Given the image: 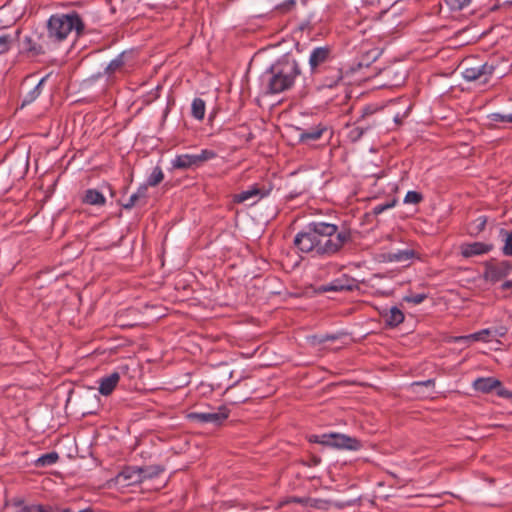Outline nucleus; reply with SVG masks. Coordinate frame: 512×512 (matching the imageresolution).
Wrapping results in <instances>:
<instances>
[{
	"label": "nucleus",
	"mask_w": 512,
	"mask_h": 512,
	"mask_svg": "<svg viewBox=\"0 0 512 512\" xmlns=\"http://www.w3.org/2000/svg\"><path fill=\"white\" fill-rule=\"evenodd\" d=\"M300 73L297 61L285 56L264 72L262 83L267 93L278 94L290 89Z\"/></svg>",
	"instance_id": "obj_1"
},
{
	"label": "nucleus",
	"mask_w": 512,
	"mask_h": 512,
	"mask_svg": "<svg viewBox=\"0 0 512 512\" xmlns=\"http://www.w3.org/2000/svg\"><path fill=\"white\" fill-rule=\"evenodd\" d=\"M317 227V256H333L337 254L346 243L351 241L350 231H338V227L335 224L317 222Z\"/></svg>",
	"instance_id": "obj_2"
},
{
	"label": "nucleus",
	"mask_w": 512,
	"mask_h": 512,
	"mask_svg": "<svg viewBox=\"0 0 512 512\" xmlns=\"http://www.w3.org/2000/svg\"><path fill=\"white\" fill-rule=\"evenodd\" d=\"M84 24L76 13L52 15L47 23L48 39L51 43H59L75 30L80 33Z\"/></svg>",
	"instance_id": "obj_3"
},
{
	"label": "nucleus",
	"mask_w": 512,
	"mask_h": 512,
	"mask_svg": "<svg viewBox=\"0 0 512 512\" xmlns=\"http://www.w3.org/2000/svg\"><path fill=\"white\" fill-rule=\"evenodd\" d=\"M317 234V222H312L296 234L293 243L299 251L317 256Z\"/></svg>",
	"instance_id": "obj_4"
},
{
	"label": "nucleus",
	"mask_w": 512,
	"mask_h": 512,
	"mask_svg": "<svg viewBox=\"0 0 512 512\" xmlns=\"http://www.w3.org/2000/svg\"><path fill=\"white\" fill-rule=\"evenodd\" d=\"M496 70V66L493 62H485L480 65H466L462 71V76L465 80L479 81L482 84L487 83Z\"/></svg>",
	"instance_id": "obj_5"
},
{
	"label": "nucleus",
	"mask_w": 512,
	"mask_h": 512,
	"mask_svg": "<svg viewBox=\"0 0 512 512\" xmlns=\"http://www.w3.org/2000/svg\"><path fill=\"white\" fill-rule=\"evenodd\" d=\"M215 156L216 155L213 151L205 149L198 154L179 155L172 161V165L177 169H189L192 167H198L202 163L213 159Z\"/></svg>",
	"instance_id": "obj_6"
},
{
	"label": "nucleus",
	"mask_w": 512,
	"mask_h": 512,
	"mask_svg": "<svg viewBox=\"0 0 512 512\" xmlns=\"http://www.w3.org/2000/svg\"><path fill=\"white\" fill-rule=\"evenodd\" d=\"M512 265L508 261H489L485 264L483 277L486 281L496 283L510 274Z\"/></svg>",
	"instance_id": "obj_7"
},
{
	"label": "nucleus",
	"mask_w": 512,
	"mask_h": 512,
	"mask_svg": "<svg viewBox=\"0 0 512 512\" xmlns=\"http://www.w3.org/2000/svg\"><path fill=\"white\" fill-rule=\"evenodd\" d=\"M373 115V112L369 108H365L359 119L350 128L348 132V138L356 142L358 141L366 131L376 124V120H370L369 118Z\"/></svg>",
	"instance_id": "obj_8"
},
{
	"label": "nucleus",
	"mask_w": 512,
	"mask_h": 512,
	"mask_svg": "<svg viewBox=\"0 0 512 512\" xmlns=\"http://www.w3.org/2000/svg\"><path fill=\"white\" fill-rule=\"evenodd\" d=\"M473 388L476 391L482 392V393H490L492 391H496L497 395L504 398H510L512 397V393H510L508 390H506L502 383L492 377L487 378H477L473 382Z\"/></svg>",
	"instance_id": "obj_9"
},
{
	"label": "nucleus",
	"mask_w": 512,
	"mask_h": 512,
	"mask_svg": "<svg viewBox=\"0 0 512 512\" xmlns=\"http://www.w3.org/2000/svg\"><path fill=\"white\" fill-rule=\"evenodd\" d=\"M151 477L152 474L148 473V469H143L142 467H127L117 475V482L132 485Z\"/></svg>",
	"instance_id": "obj_10"
},
{
	"label": "nucleus",
	"mask_w": 512,
	"mask_h": 512,
	"mask_svg": "<svg viewBox=\"0 0 512 512\" xmlns=\"http://www.w3.org/2000/svg\"><path fill=\"white\" fill-rule=\"evenodd\" d=\"M229 416V410L225 406L219 407L216 411L211 412H194L189 414V418L201 423L221 424Z\"/></svg>",
	"instance_id": "obj_11"
},
{
	"label": "nucleus",
	"mask_w": 512,
	"mask_h": 512,
	"mask_svg": "<svg viewBox=\"0 0 512 512\" xmlns=\"http://www.w3.org/2000/svg\"><path fill=\"white\" fill-rule=\"evenodd\" d=\"M272 190L271 185H259L255 184L249 187L247 190L240 192L234 196V201L237 203H243L248 200H254L253 203H256L263 197L269 195Z\"/></svg>",
	"instance_id": "obj_12"
},
{
	"label": "nucleus",
	"mask_w": 512,
	"mask_h": 512,
	"mask_svg": "<svg viewBox=\"0 0 512 512\" xmlns=\"http://www.w3.org/2000/svg\"><path fill=\"white\" fill-rule=\"evenodd\" d=\"M41 36L37 35V40L33 36H25L23 39V50L29 56L35 57L42 55L49 49V42H40Z\"/></svg>",
	"instance_id": "obj_13"
},
{
	"label": "nucleus",
	"mask_w": 512,
	"mask_h": 512,
	"mask_svg": "<svg viewBox=\"0 0 512 512\" xmlns=\"http://www.w3.org/2000/svg\"><path fill=\"white\" fill-rule=\"evenodd\" d=\"M492 249V244L483 242L464 243L460 246L461 255L465 258L483 255L490 252Z\"/></svg>",
	"instance_id": "obj_14"
},
{
	"label": "nucleus",
	"mask_w": 512,
	"mask_h": 512,
	"mask_svg": "<svg viewBox=\"0 0 512 512\" xmlns=\"http://www.w3.org/2000/svg\"><path fill=\"white\" fill-rule=\"evenodd\" d=\"M332 447L357 451L362 447V444L357 438L345 434L333 433Z\"/></svg>",
	"instance_id": "obj_15"
},
{
	"label": "nucleus",
	"mask_w": 512,
	"mask_h": 512,
	"mask_svg": "<svg viewBox=\"0 0 512 512\" xmlns=\"http://www.w3.org/2000/svg\"><path fill=\"white\" fill-rule=\"evenodd\" d=\"M331 49L329 46L316 47L312 50L309 57V65L312 70L325 63L330 57Z\"/></svg>",
	"instance_id": "obj_16"
},
{
	"label": "nucleus",
	"mask_w": 512,
	"mask_h": 512,
	"mask_svg": "<svg viewBox=\"0 0 512 512\" xmlns=\"http://www.w3.org/2000/svg\"><path fill=\"white\" fill-rule=\"evenodd\" d=\"M120 380V374L113 372L108 376L102 377L99 380V393L103 396H108L117 386Z\"/></svg>",
	"instance_id": "obj_17"
},
{
	"label": "nucleus",
	"mask_w": 512,
	"mask_h": 512,
	"mask_svg": "<svg viewBox=\"0 0 512 512\" xmlns=\"http://www.w3.org/2000/svg\"><path fill=\"white\" fill-rule=\"evenodd\" d=\"M415 252L412 249L398 250L395 252H388L383 255L384 260L388 262L406 263L414 258Z\"/></svg>",
	"instance_id": "obj_18"
},
{
	"label": "nucleus",
	"mask_w": 512,
	"mask_h": 512,
	"mask_svg": "<svg viewBox=\"0 0 512 512\" xmlns=\"http://www.w3.org/2000/svg\"><path fill=\"white\" fill-rule=\"evenodd\" d=\"M324 131L325 128L321 126L311 127L307 130H300L299 141L302 143L316 141L322 136Z\"/></svg>",
	"instance_id": "obj_19"
},
{
	"label": "nucleus",
	"mask_w": 512,
	"mask_h": 512,
	"mask_svg": "<svg viewBox=\"0 0 512 512\" xmlns=\"http://www.w3.org/2000/svg\"><path fill=\"white\" fill-rule=\"evenodd\" d=\"M492 329H483L481 331H478L476 333L466 335V336H459L455 337V342H470V341H487L488 337H492Z\"/></svg>",
	"instance_id": "obj_20"
},
{
	"label": "nucleus",
	"mask_w": 512,
	"mask_h": 512,
	"mask_svg": "<svg viewBox=\"0 0 512 512\" xmlns=\"http://www.w3.org/2000/svg\"><path fill=\"white\" fill-rule=\"evenodd\" d=\"M147 192H148L147 185H141L137 189V191L130 196L128 202L126 204H124L123 207L125 209H131L136 204H138L141 200L145 201V199L147 198Z\"/></svg>",
	"instance_id": "obj_21"
},
{
	"label": "nucleus",
	"mask_w": 512,
	"mask_h": 512,
	"mask_svg": "<svg viewBox=\"0 0 512 512\" xmlns=\"http://www.w3.org/2000/svg\"><path fill=\"white\" fill-rule=\"evenodd\" d=\"M83 201L89 205H104L106 202L104 195L95 189H88Z\"/></svg>",
	"instance_id": "obj_22"
},
{
	"label": "nucleus",
	"mask_w": 512,
	"mask_h": 512,
	"mask_svg": "<svg viewBox=\"0 0 512 512\" xmlns=\"http://www.w3.org/2000/svg\"><path fill=\"white\" fill-rule=\"evenodd\" d=\"M5 509L7 512H31V506L26 505L20 498H13L7 501Z\"/></svg>",
	"instance_id": "obj_23"
},
{
	"label": "nucleus",
	"mask_w": 512,
	"mask_h": 512,
	"mask_svg": "<svg viewBox=\"0 0 512 512\" xmlns=\"http://www.w3.org/2000/svg\"><path fill=\"white\" fill-rule=\"evenodd\" d=\"M403 320L404 314L397 307H392L389 310V312L385 315V321L391 327L398 326L400 323L403 322Z\"/></svg>",
	"instance_id": "obj_24"
},
{
	"label": "nucleus",
	"mask_w": 512,
	"mask_h": 512,
	"mask_svg": "<svg viewBox=\"0 0 512 512\" xmlns=\"http://www.w3.org/2000/svg\"><path fill=\"white\" fill-rule=\"evenodd\" d=\"M19 31H16L14 35L3 34L0 35V55L8 52L13 43L18 39Z\"/></svg>",
	"instance_id": "obj_25"
},
{
	"label": "nucleus",
	"mask_w": 512,
	"mask_h": 512,
	"mask_svg": "<svg viewBox=\"0 0 512 512\" xmlns=\"http://www.w3.org/2000/svg\"><path fill=\"white\" fill-rule=\"evenodd\" d=\"M48 76L43 77L38 84L24 97L22 105H27L32 103L34 100H36L41 92H42V86L44 82L46 81Z\"/></svg>",
	"instance_id": "obj_26"
},
{
	"label": "nucleus",
	"mask_w": 512,
	"mask_h": 512,
	"mask_svg": "<svg viewBox=\"0 0 512 512\" xmlns=\"http://www.w3.org/2000/svg\"><path fill=\"white\" fill-rule=\"evenodd\" d=\"M191 114L197 120H202L205 116V102L201 98H195L191 105Z\"/></svg>",
	"instance_id": "obj_27"
},
{
	"label": "nucleus",
	"mask_w": 512,
	"mask_h": 512,
	"mask_svg": "<svg viewBox=\"0 0 512 512\" xmlns=\"http://www.w3.org/2000/svg\"><path fill=\"white\" fill-rule=\"evenodd\" d=\"M58 459H59V455L56 452H50V453L40 456L35 461V466L47 467V466L55 464L58 461Z\"/></svg>",
	"instance_id": "obj_28"
},
{
	"label": "nucleus",
	"mask_w": 512,
	"mask_h": 512,
	"mask_svg": "<svg viewBox=\"0 0 512 512\" xmlns=\"http://www.w3.org/2000/svg\"><path fill=\"white\" fill-rule=\"evenodd\" d=\"M164 179V173L160 167H155L151 172L150 176L147 179V183L145 185L148 186H157Z\"/></svg>",
	"instance_id": "obj_29"
},
{
	"label": "nucleus",
	"mask_w": 512,
	"mask_h": 512,
	"mask_svg": "<svg viewBox=\"0 0 512 512\" xmlns=\"http://www.w3.org/2000/svg\"><path fill=\"white\" fill-rule=\"evenodd\" d=\"M486 223L487 218L485 216L478 217L469 225V233L471 235H478L484 230Z\"/></svg>",
	"instance_id": "obj_30"
},
{
	"label": "nucleus",
	"mask_w": 512,
	"mask_h": 512,
	"mask_svg": "<svg viewBox=\"0 0 512 512\" xmlns=\"http://www.w3.org/2000/svg\"><path fill=\"white\" fill-rule=\"evenodd\" d=\"M342 80V75L339 70H334L333 75L331 77H327L323 83L322 87L325 88H333L337 86V84Z\"/></svg>",
	"instance_id": "obj_31"
},
{
	"label": "nucleus",
	"mask_w": 512,
	"mask_h": 512,
	"mask_svg": "<svg viewBox=\"0 0 512 512\" xmlns=\"http://www.w3.org/2000/svg\"><path fill=\"white\" fill-rule=\"evenodd\" d=\"M124 65V53L113 59L106 68L108 74L118 71Z\"/></svg>",
	"instance_id": "obj_32"
},
{
	"label": "nucleus",
	"mask_w": 512,
	"mask_h": 512,
	"mask_svg": "<svg viewBox=\"0 0 512 512\" xmlns=\"http://www.w3.org/2000/svg\"><path fill=\"white\" fill-rule=\"evenodd\" d=\"M310 441L332 447L333 433L314 435L310 438Z\"/></svg>",
	"instance_id": "obj_33"
},
{
	"label": "nucleus",
	"mask_w": 512,
	"mask_h": 512,
	"mask_svg": "<svg viewBox=\"0 0 512 512\" xmlns=\"http://www.w3.org/2000/svg\"><path fill=\"white\" fill-rule=\"evenodd\" d=\"M352 289H353L352 284H350V285L343 284L340 279L333 281L331 284H329L325 288L326 291H344V290L350 291Z\"/></svg>",
	"instance_id": "obj_34"
},
{
	"label": "nucleus",
	"mask_w": 512,
	"mask_h": 512,
	"mask_svg": "<svg viewBox=\"0 0 512 512\" xmlns=\"http://www.w3.org/2000/svg\"><path fill=\"white\" fill-rule=\"evenodd\" d=\"M445 2L452 11H460L467 7L471 0H445Z\"/></svg>",
	"instance_id": "obj_35"
},
{
	"label": "nucleus",
	"mask_w": 512,
	"mask_h": 512,
	"mask_svg": "<svg viewBox=\"0 0 512 512\" xmlns=\"http://www.w3.org/2000/svg\"><path fill=\"white\" fill-rule=\"evenodd\" d=\"M501 234L505 236L503 253L505 255L512 256V232H506L504 230H501Z\"/></svg>",
	"instance_id": "obj_36"
},
{
	"label": "nucleus",
	"mask_w": 512,
	"mask_h": 512,
	"mask_svg": "<svg viewBox=\"0 0 512 512\" xmlns=\"http://www.w3.org/2000/svg\"><path fill=\"white\" fill-rule=\"evenodd\" d=\"M422 195L417 191H408L405 198L404 203L406 204H418L422 201Z\"/></svg>",
	"instance_id": "obj_37"
},
{
	"label": "nucleus",
	"mask_w": 512,
	"mask_h": 512,
	"mask_svg": "<svg viewBox=\"0 0 512 512\" xmlns=\"http://www.w3.org/2000/svg\"><path fill=\"white\" fill-rule=\"evenodd\" d=\"M489 119L491 122H509L512 123V114H501V113H492L489 115Z\"/></svg>",
	"instance_id": "obj_38"
},
{
	"label": "nucleus",
	"mask_w": 512,
	"mask_h": 512,
	"mask_svg": "<svg viewBox=\"0 0 512 512\" xmlns=\"http://www.w3.org/2000/svg\"><path fill=\"white\" fill-rule=\"evenodd\" d=\"M426 294H414V293H411L407 296L404 297V300L408 303H412V304H415V305H418L420 303H422L425 299H426Z\"/></svg>",
	"instance_id": "obj_39"
},
{
	"label": "nucleus",
	"mask_w": 512,
	"mask_h": 512,
	"mask_svg": "<svg viewBox=\"0 0 512 512\" xmlns=\"http://www.w3.org/2000/svg\"><path fill=\"white\" fill-rule=\"evenodd\" d=\"M435 381L433 379H428L426 381H420V382H413L411 384V388L414 392L419 393V388L421 387H427V388H434Z\"/></svg>",
	"instance_id": "obj_40"
},
{
	"label": "nucleus",
	"mask_w": 512,
	"mask_h": 512,
	"mask_svg": "<svg viewBox=\"0 0 512 512\" xmlns=\"http://www.w3.org/2000/svg\"><path fill=\"white\" fill-rule=\"evenodd\" d=\"M31 512H54L51 506L31 505Z\"/></svg>",
	"instance_id": "obj_41"
},
{
	"label": "nucleus",
	"mask_w": 512,
	"mask_h": 512,
	"mask_svg": "<svg viewBox=\"0 0 512 512\" xmlns=\"http://www.w3.org/2000/svg\"><path fill=\"white\" fill-rule=\"evenodd\" d=\"M492 331V338L503 337L507 333V329L505 327L493 328Z\"/></svg>",
	"instance_id": "obj_42"
},
{
	"label": "nucleus",
	"mask_w": 512,
	"mask_h": 512,
	"mask_svg": "<svg viewBox=\"0 0 512 512\" xmlns=\"http://www.w3.org/2000/svg\"><path fill=\"white\" fill-rule=\"evenodd\" d=\"M295 5V1L294 0H288L286 2H284L283 4L279 5V9L281 11H288L290 10L293 6Z\"/></svg>",
	"instance_id": "obj_43"
},
{
	"label": "nucleus",
	"mask_w": 512,
	"mask_h": 512,
	"mask_svg": "<svg viewBox=\"0 0 512 512\" xmlns=\"http://www.w3.org/2000/svg\"><path fill=\"white\" fill-rule=\"evenodd\" d=\"M393 205H394L393 203H391V204H385V205H383V204L377 205V206H375V207H374V213H375L376 215H377V214H380V213H382L384 210H386V209H388V208L393 207Z\"/></svg>",
	"instance_id": "obj_44"
},
{
	"label": "nucleus",
	"mask_w": 512,
	"mask_h": 512,
	"mask_svg": "<svg viewBox=\"0 0 512 512\" xmlns=\"http://www.w3.org/2000/svg\"><path fill=\"white\" fill-rule=\"evenodd\" d=\"M143 469H148V473L152 474L153 476L158 475L162 470L158 467H142Z\"/></svg>",
	"instance_id": "obj_45"
},
{
	"label": "nucleus",
	"mask_w": 512,
	"mask_h": 512,
	"mask_svg": "<svg viewBox=\"0 0 512 512\" xmlns=\"http://www.w3.org/2000/svg\"><path fill=\"white\" fill-rule=\"evenodd\" d=\"M319 339H321V336H318V335H313V336L308 337V341H309L312 345H318V344H321L322 342H319Z\"/></svg>",
	"instance_id": "obj_46"
},
{
	"label": "nucleus",
	"mask_w": 512,
	"mask_h": 512,
	"mask_svg": "<svg viewBox=\"0 0 512 512\" xmlns=\"http://www.w3.org/2000/svg\"><path fill=\"white\" fill-rule=\"evenodd\" d=\"M336 337L334 335H321V339H319V342H326V341H331V340H335Z\"/></svg>",
	"instance_id": "obj_47"
},
{
	"label": "nucleus",
	"mask_w": 512,
	"mask_h": 512,
	"mask_svg": "<svg viewBox=\"0 0 512 512\" xmlns=\"http://www.w3.org/2000/svg\"><path fill=\"white\" fill-rule=\"evenodd\" d=\"M501 287H502V289H503V290H506V289H508V288H511V287H512V281H506V282H504V283L502 284V286H501Z\"/></svg>",
	"instance_id": "obj_48"
},
{
	"label": "nucleus",
	"mask_w": 512,
	"mask_h": 512,
	"mask_svg": "<svg viewBox=\"0 0 512 512\" xmlns=\"http://www.w3.org/2000/svg\"><path fill=\"white\" fill-rule=\"evenodd\" d=\"M54 512H71L69 508L55 507Z\"/></svg>",
	"instance_id": "obj_49"
},
{
	"label": "nucleus",
	"mask_w": 512,
	"mask_h": 512,
	"mask_svg": "<svg viewBox=\"0 0 512 512\" xmlns=\"http://www.w3.org/2000/svg\"><path fill=\"white\" fill-rule=\"evenodd\" d=\"M395 122L399 123L400 122V119H399V116L396 115L395 118H394Z\"/></svg>",
	"instance_id": "obj_50"
}]
</instances>
